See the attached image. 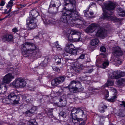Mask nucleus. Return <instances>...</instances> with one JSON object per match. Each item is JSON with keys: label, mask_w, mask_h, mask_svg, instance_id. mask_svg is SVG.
<instances>
[{"label": "nucleus", "mask_w": 125, "mask_h": 125, "mask_svg": "<svg viewBox=\"0 0 125 125\" xmlns=\"http://www.w3.org/2000/svg\"><path fill=\"white\" fill-rule=\"evenodd\" d=\"M23 54H31L32 55H36L40 52L39 48L32 43L25 42L21 46Z\"/></svg>", "instance_id": "1"}, {"label": "nucleus", "mask_w": 125, "mask_h": 125, "mask_svg": "<svg viewBox=\"0 0 125 125\" xmlns=\"http://www.w3.org/2000/svg\"><path fill=\"white\" fill-rule=\"evenodd\" d=\"M71 115L72 116L81 118L83 120V122H81L79 125H85L87 115V114L84 113L83 110L80 109L74 108L71 110Z\"/></svg>", "instance_id": "2"}, {"label": "nucleus", "mask_w": 125, "mask_h": 125, "mask_svg": "<svg viewBox=\"0 0 125 125\" xmlns=\"http://www.w3.org/2000/svg\"><path fill=\"white\" fill-rule=\"evenodd\" d=\"M69 13H70V16H72V17L71 19V21H73V24H75L78 25L80 24L81 23V22L78 23V22H76V21L79 20L80 21V22H82L83 20V18L80 17L78 14L77 12L75 10L74 12H69Z\"/></svg>", "instance_id": "3"}, {"label": "nucleus", "mask_w": 125, "mask_h": 125, "mask_svg": "<svg viewBox=\"0 0 125 125\" xmlns=\"http://www.w3.org/2000/svg\"><path fill=\"white\" fill-rule=\"evenodd\" d=\"M69 12H65L63 13L60 18V21L64 23H68L73 24V21H71L72 16H70Z\"/></svg>", "instance_id": "4"}, {"label": "nucleus", "mask_w": 125, "mask_h": 125, "mask_svg": "<svg viewBox=\"0 0 125 125\" xmlns=\"http://www.w3.org/2000/svg\"><path fill=\"white\" fill-rule=\"evenodd\" d=\"M26 83L24 79L18 78L15 79L11 84L16 88H22L25 87Z\"/></svg>", "instance_id": "5"}, {"label": "nucleus", "mask_w": 125, "mask_h": 125, "mask_svg": "<svg viewBox=\"0 0 125 125\" xmlns=\"http://www.w3.org/2000/svg\"><path fill=\"white\" fill-rule=\"evenodd\" d=\"M38 20L35 18H32L29 17L27 21V25H28L29 28L32 29L35 28L37 26L36 22Z\"/></svg>", "instance_id": "6"}, {"label": "nucleus", "mask_w": 125, "mask_h": 125, "mask_svg": "<svg viewBox=\"0 0 125 125\" xmlns=\"http://www.w3.org/2000/svg\"><path fill=\"white\" fill-rule=\"evenodd\" d=\"M105 9L108 10L107 12H105H105H108L109 13L111 12H113V10L114 9L116 5L115 3L111 1H109L105 4Z\"/></svg>", "instance_id": "7"}, {"label": "nucleus", "mask_w": 125, "mask_h": 125, "mask_svg": "<svg viewBox=\"0 0 125 125\" xmlns=\"http://www.w3.org/2000/svg\"><path fill=\"white\" fill-rule=\"evenodd\" d=\"M9 99L10 101V102L15 104H18L20 100V97L16 95L15 93H12L8 95Z\"/></svg>", "instance_id": "8"}, {"label": "nucleus", "mask_w": 125, "mask_h": 125, "mask_svg": "<svg viewBox=\"0 0 125 125\" xmlns=\"http://www.w3.org/2000/svg\"><path fill=\"white\" fill-rule=\"evenodd\" d=\"M66 78L65 76H60L52 80L51 82V84L53 86H57L63 83L65 81Z\"/></svg>", "instance_id": "9"}, {"label": "nucleus", "mask_w": 125, "mask_h": 125, "mask_svg": "<svg viewBox=\"0 0 125 125\" xmlns=\"http://www.w3.org/2000/svg\"><path fill=\"white\" fill-rule=\"evenodd\" d=\"M113 14V12H111L109 13L108 12V13L105 12L103 14V18L115 22L120 21V20L116 17L111 16Z\"/></svg>", "instance_id": "10"}, {"label": "nucleus", "mask_w": 125, "mask_h": 125, "mask_svg": "<svg viewBox=\"0 0 125 125\" xmlns=\"http://www.w3.org/2000/svg\"><path fill=\"white\" fill-rule=\"evenodd\" d=\"M13 35L10 33H6L2 37V40L4 42H10L12 41L13 40Z\"/></svg>", "instance_id": "11"}, {"label": "nucleus", "mask_w": 125, "mask_h": 125, "mask_svg": "<svg viewBox=\"0 0 125 125\" xmlns=\"http://www.w3.org/2000/svg\"><path fill=\"white\" fill-rule=\"evenodd\" d=\"M14 78L12 74L9 73L6 74L3 79V82L4 83H9Z\"/></svg>", "instance_id": "12"}, {"label": "nucleus", "mask_w": 125, "mask_h": 125, "mask_svg": "<svg viewBox=\"0 0 125 125\" xmlns=\"http://www.w3.org/2000/svg\"><path fill=\"white\" fill-rule=\"evenodd\" d=\"M75 48L74 45L72 43L69 42L66 44L65 49L66 53L71 54L72 53L73 50Z\"/></svg>", "instance_id": "13"}, {"label": "nucleus", "mask_w": 125, "mask_h": 125, "mask_svg": "<svg viewBox=\"0 0 125 125\" xmlns=\"http://www.w3.org/2000/svg\"><path fill=\"white\" fill-rule=\"evenodd\" d=\"M125 75V72H122L120 71H115L113 73V76L115 78L117 79Z\"/></svg>", "instance_id": "14"}, {"label": "nucleus", "mask_w": 125, "mask_h": 125, "mask_svg": "<svg viewBox=\"0 0 125 125\" xmlns=\"http://www.w3.org/2000/svg\"><path fill=\"white\" fill-rule=\"evenodd\" d=\"M80 82L78 81L73 80L70 83L69 86L79 89L81 86Z\"/></svg>", "instance_id": "15"}, {"label": "nucleus", "mask_w": 125, "mask_h": 125, "mask_svg": "<svg viewBox=\"0 0 125 125\" xmlns=\"http://www.w3.org/2000/svg\"><path fill=\"white\" fill-rule=\"evenodd\" d=\"M113 55L115 56H120L123 54V52L121 49L118 47H116L114 48L113 52Z\"/></svg>", "instance_id": "16"}, {"label": "nucleus", "mask_w": 125, "mask_h": 125, "mask_svg": "<svg viewBox=\"0 0 125 125\" xmlns=\"http://www.w3.org/2000/svg\"><path fill=\"white\" fill-rule=\"evenodd\" d=\"M97 26L95 23H93L90 25L86 30L87 32H93L96 29Z\"/></svg>", "instance_id": "17"}, {"label": "nucleus", "mask_w": 125, "mask_h": 125, "mask_svg": "<svg viewBox=\"0 0 125 125\" xmlns=\"http://www.w3.org/2000/svg\"><path fill=\"white\" fill-rule=\"evenodd\" d=\"M107 34L106 30L102 29H100L97 31L96 34L98 37H105Z\"/></svg>", "instance_id": "18"}, {"label": "nucleus", "mask_w": 125, "mask_h": 125, "mask_svg": "<svg viewBox=\"0 0 125 125\" xmlns=\"http://www.w3.org/2000/svg\"><path fill=\"white\" fill-rule=\"evenodd\" d=\"M23 99L24 101L28 103L32 102L33 100L31 96L29 94L25 95L23 97Z\"/></svg>", "instance_id": "19"}, {"label": "nucleus", "mask_w": 125, "mask_h": 125, "mask_svg": "<svg viewBox=\"0 0 125 125\" xmlns=\"http://www.w3.org/2000/svg\"><path fill=\"white\" fill-rule=\"evenodd\" d=\"M72 122L75 125H77L79 124L81 121H83V120L81 118H78V117H76L72 116Z\"/></svg>", "instance_id": "20"}, {"label": "nucleus", "mask_w": 125, "mask_h": 125, "mask_svg": "<svg viewBox=\"0 0 125 125\" xmlns=\"http://www.w3.org/2000/svg\"><path fill=\"white\" fill-rule=\"evenodd\" d=\"M31 14L29 17H31V18H35L38 15V12L35 9H33L30 11Z\"/></svg>", "instance_id": "21"}, {"label": "nucleus", "mask_w": 125, "mask_h": 125, "mask_svg": "<svg viewBox=\"0 0 125 125\" xmlns=\"http://www.w3.org/2000/svg\"><path fill=\"white\" fill-rule=\"evenodd\" d=\"M67 33H68V34L66 35L68 37H69V36L70 34H71V35L80 34V32L74 30H73L71 31L68 30Z\"/></svg>", "instance_id": "22"}, {"label": "nucleus", "mask_w": 125, "mask_h": 125, "mask_svg": "<svg viewBox=\"0 0 125 125\" xmlns=\"http://www.w3.org/2000/svg\"><path fill=\"white\" fill-rule=\"evenodd\" d=\"M68 7L69 8V9L67 8L66 7H64V9L66 10H69V11H66V12H74L76 10L75 8V3L74 4V5L73 6H69V5H67Z\"/></svg>", "instance_id": "23"}, {"label": "nucleus", "mask_w": 125, "mask_h": 125, "mask_svg": "<svg viewBox=\"0 0 125 125\" xmlns=\"http://www.w3.org/2000/svg\"><path fill=\"white\" fill-rule=\"evenodd\" d=\"M75 3V1L74 0H66L64 4L65 6L69 5V6H73Z\"/></svg>", "instance_id": "24"}, {"label": "nucleus", "mask_w": 125, "mask_h": 125, "mask_svg": "<svg viewBox=\"0 0 125 125\" xmlns=\"http://www.w3.org/2000/svg\"><path fill=\"white\" fill-rule=\"evenodd\" d=\"M6 91V86L0 83V94H3Z\"/></svg>", "instance_id": "25"}, {"label": "nucleus", "mask_w": 125, "mask_h": 125, "mask_svg": "<svg viewBox=\"0 0 125 125\" xmlns=\"http://www.w3.org/2000/svg\"><path fill=\"white\" fill-rule=\"evenodd\" d=\"M37 109V107L34 106L31 107L30 109L27 111L25 112V113L30 115V114L34 113L35 111H36Z\"/></svg>", "instance_id": "26"}, {"label": "nucleus", "mask_w": 125, "mask_h": 125, "mask_svg": "<svg viewBox=\"0 0 125 125\" xmlns=\"http://www.w3.org/2000/svg\"><path fill=\"white\" fill-rule=\"evenodd\" d=\"M28 125H38L35 119H31L28 123Z\"/></svg>", "instance_id": "27"}, {"label": "nucleus", "mask_w": 125, "mask_h": 125, "mask_svg": "<svg viewBox=\"0 0 125 125\" xmlns=\"http://www.w3.org/2000/svg\"><path fill=\"white\" fill-rule=\"evenodd\" d=\"M99 42L98 40L97 39H95L91 41L90 42L91 45L94 46L97 45Z\"/></svg>", "instance_id": "28"}, {"label": "nucleus", "mask_w": 125, "mask_h": 125, "mask_svg": "<svg viewBox=\"0 0 125 125\" xmlns=\"http://www.w3.org/2000/svg\"><path fill=\"white\" fill-rule=\"evenodd\" d=\"M109 64V62L108 61H104L102 64L101 65L100 67L103 68H105L107 67Z\"/></svg>", "instance_id": "29"}, {"label": "nucleus", "mask_w": 125, "mask_h": 125, "mask_svg": "<svg viewBox=\"0 0 125 125\" xmlns=\"http://www.w3.org/2000/svg\"><path fill=\"white\" fill-rule=\"evenodd\" d=\"M107 106L104 105H102L99 107V112L101 113L104 112L105 109H106Z\"/></svg>", "instance_id": "30"}, {"label": "nucleus", "mask_w": 125, "mask_h": 125, "mask_svg": "<svg viewBox=\"0 0 125 125\" xmlns=\"http://www.w3.org/2000/svg\"><path fill=\"white\" fill-rule=\"evenodd\" d=\"M53 109V108H52L51 109H50L48 110L47 113V115L50 117L52 118L53 117L52 112Z\"/></svg>", "instance_id": "31"}, {"label": "nucleus", "mask_w": 125, "mask_h": 125, "mask_svg": "<svg viewBox=\"0 0 125 125\" xmlns=\"http://www.w3.org/2000/svg\"><path fill=\"white\" fill-rule=\"evenodd\" d=\"M68 88L70 91L72 93H73L75 92L76 91L79 90L78 89L75 88L73 87L69 86Z\"/></svg>", "instance_id": "32"}, {"label": "nucleus", "mask_w": 125, "mask_h": 125, "mask_svg": "<svg viewBox=\"0 0 125 125\" xmlns=\"http://www.w3.org/2000/svg\"><path fill=\"white\" fill-rule=\"evenodd\" d=\"M68 113H67L65 112H61L59 113V116H61L63 118H65L68 115Z\"/></svg>", "instance_id": "33"}, {"label": "nucleus", "mask_w": 125, "mask_h": 125, "mask_svg": "<svg viewBox=\"0 0 125 125\" xmlns=\"http://www.w3.org/2000/svg\"><path fill=\"white\" fill-rule=\"evenodd\" d=\"M114 84V82L113 81L108 80L105 84L106 86L109 87V86H112Z\"/></svg>", "instance_id": "34"}, {"label": "nucleus", "mask_w": 125, "mask_h": 125, "mask_svg": "<svg viewBox=\"0 0 125 125\" xmlns=\"http://www.w3.org/2000/svg\"><path fill=\"white\" fill-rule=\"evenodd\" d=\"M3 103L5 104H8L10 102V101L8 97L3 99L2 100Z\"/></svg>", "instance_id": "35"}, {"label": "nucleus", "mask_w": 125, "mask_h": 125, "mask_svg": "<svg viewBox=\"0 0 125 125\" xmlns=\"http://www.w3.org/2000/svg\"><path fill=\"white\" fill-rule=\"evenodd\" d=\"M117 97L116 95H114L110 99H107V100L108 101L111 102H113L115 100V99Z\"/></svg>", "instance_id": "36"}, {"label": "nucleus", "mask_w": 125, "mask_h": 125, "mask_svg": "<svg viewBox=\"0 0 125 125\" xmlns=\"http://www.w3.org/2000/svg\"><path fill=\"white\" fill-rule=\"evenodd\" d=\"M73 70H74L75 72L78 73L79 72L80 68V67L78 66H74L73 67Z\"/></svg>", "instance_id": "37"}, {"label": "nucleus", "mask_w": 125, "mask_h": 125, "mask_svg": "<svg viewBox=\"0 0 125 125\" xmlns=\"http://www.w3.org/2000/svg\"><path fill=\"white\" fill-rule=\"evenodd\" d=\"M80 35H76V38L73 39V42H78L80 41Z\"/></svg>", "instance_id": "38"}, {"label": "nucleus", "mask_w": 125, "mask_h": 125, "mask_svg": "<svg viewBox=\"0 0 125 125\" xmlns=\"http://www.w3.org/2000/svg\"><path fill=\"white\" fill-rule=\"evenodd\" d=\"M118 114L120 116L124 117L125 116V111L124 110H120Z\"/></svg>", "instance_id": "39"}, {"label": "nucleus", "mask_w": 125, "mask_h": 125, "mask_svg": "<svg viewBox=\"0 0 125 125\" xmlns=\"http://www.w3.org/2000/svg\"><path fill=\"white\" fill-rule=\"evenodd\" d=\"M55 43L56 47L57 48L58 50L61 51L62 49L60 45L58 44L57 41Z\"/></svg>", "instance_id": "40"}, {"label": "nucleus", "mask_w": 125, "mask_h": 125, "mask_svg": "<svg viewBox=\"0 0 125 125\" xmlns=\"http://www.w3.org/2000/svg\"><path fill=\"white\" fill-rule=\"evenodd\" d=\"M114 61L116 62V65L117 66H118L120 65L122 62L121 60L119 58H117V59H116Z\"/></svg>", "instance_id": "41"}, {"label": "nucleus", "mask_w": 125, "mask_h": 125, "mask_svg": "<svg viewBox=\"0 0 125 125\" xmlns=\"http://www.w3.org/2000/svg\"><path fill=\"white\" fill-rule=\"evenodd\" d=\"M79 51V50L74 48V49L73 50V51L72 53L74 55H76L77 54H78L77 53Z\"/></svg>", "instance_id": "42"}, {"label": "nucleus", "mask_w": 125, "mask_h": 125, "mask_svg": "<svg viewBox=\"0 0 125 125\" xmlns=\"http://www.w3.org/2000/svg\"><path fill=\"white\" fill-rule=\"evenodd\" d=\"M12 0H10V1L7 5V8L11 7L13 5V2Z\"/></svg>", "instance_id": "43"}, {"label": "nucleus", "mask_w": 125, "mask_h": 125, "mask_svg": "<svg viewBox=\"0 0 125 125\" xmlns=\"http://www.w3.org/2000/svg\"><path fill=\"white\" fill-rule=\"evenodd\" d=\"M52 68L53 70L56 72H59L60 70V69L59 68H58L57 67L54 66V65L52 66Z\"/></svg>", "instance_id": "44"}, {"label": "nucleus", "mask_w": 125, "mask_h": 125, "mask_svg": "<svg viewBox=\"0 0 125 125\" xmlns=\"http://www.w3.org/2000/svg\"><path fill=\"white\" fill-rule=\"evenodd\" d=\"M119 11H118V12L120 13L119 15L120 16H125V12L124 11L120 10H119Z\"/></svg>", "instance_id": "45"}, {"label": "nucleus", "mask_w": 125, "mask_h": 125, "mask_svg": "<svg viewBox=\"0 0 125 125\" xmlns=\"http://www.w3.org/2000/svg\"><path fill=\"white\" fill-rule=\"evenodd\" d=\"M100 51L102 52H104L106 51V49L104 46H101L100 48Z\"/></svg>", "instance_id": "46"}, {"label": "nucleus", "mask_w": 125, "mask_h": 125, "mask_svg": "<svg viewBox=\"0 0 125 125\" xmlns=\"http://www.w3.org/2000/svg\"><path fill=\"white\" fill-rule=\"evenodd\" d=\"M84 11H85V12H84L85 15V16L86 17H91L92 18H93L95 17V16H93L91 17H90V16L88 14H87V12H86V11H87L86 10H85Z\"/></svg>", "instance_id": "47"}, {"label": "nucleus", "mask_w": 125, "mask_h": 125, "mask_svg": "<svg viewBox=\"0 0 125 125\" xmlns=\"http://www.w3.org/2000/svg\"><path fill=\"white\" fill-rule=\"evenodd\" d=\"M119 81L120 84H122L124 82H125V79L122 78L119 79Z\"/></svg>", "instance_id": "48"}, {"label": "nucleus", "mask_w": 125, "mask_h": 125, "mask_svg": "<svg viewBox=\"0 0 125 125\" xmlns=\"http://www.w3.org/2000/svg\"><path fill=\"white\" fill-rule=\"evenodd\" d=\"M61 58H59L55 60V62L58 64H60L61 62Z\"/></svg>", "instance_id": "49"}, {"label": "nucleus", "mask_w": 125, "mask_h": 125, "mask_svg": "<svg viewBox=\"0 0 125 125\" xmlns=\"http://www.w3.org/2000/svg\"><path fill=\"white\" fill-rule=\"evenodd\" d=\"M43 21H44V23L47 24H49L50 22L49 21L47 20H46L45 19L43 20Z\"/></svg>", "instance_id": "50"}, {"label": "nucleus", "mask_w": 125, "mask_h": 125, "mask_svg": "<svg viewBox=\"0 0 125 125\" xmlns=\"http://www.w3.org/2000/svg\"><path fill=\"white\" fill-rule=\"evenodd\" d=\"M12 31L14 33H16L18 31V30L17 28L15 27L12 29Z\"/></svg>", "instance_id": "51"}, {"label": "nucleus", "mask_w": 125, "mask_h": 125, "mask_svg": "<svg viewBox=\"0 0 125 125\" xmlns=\"http://www.w3.org/2000/svg\"><path fill=\"white\" fill-rule=\"evenodd\" d=\"M12 13H10L8 15L6 16H5V17L3 18V19H4L5 18H10L11 17L12 15Z\"/></svg>", "instance_id": "52"}, {"label": "nucleus", "mask_w": 125, "mask_h": 125, "mask_svg": "<svg viewBox=\"0 0 125 125\" xmlns=\"http://www.w3.org/2000/svg\"><path fill=\"white\" fill-rule=\"evenodd\" d=\"M85 54H82L78 58L82 59H83L84 58Z\"/></svg>", "instance_id": "53"}, {"label": "nucleus", "mask_w": 125, "mask_h": 125, "mask_svg": "<svg viewBox=\"0 0 125 125\" xmlns=\"http://www.w3.org/2000/svg\"><path fill=\"white\" fill-rule=\"evenodd\" d=\"M122 103L120 104L121 106L123 105L124 107H125V101H122Z\"/></svg>", "instance_id": "54"}, {"label": "nucleus", "mask_w": 125, "mask_h": 125, "mask_svg": "<svg viewBox=\"0 0 125 125\" xmlns=\"http://www.w3.org/2000/svg\"><path fill=\"white\" fill-rule=\"evenodd\" d=\"M106 94L105 95V97L106 98L108 97L109 96V94H108V91L107 90H106Z\"/></svg>", "instance_id": "55"}, {"label": "nucleus", "mask_w": 125, "mask_h": 125, "mask_svg": "<svg viewBox=\"0 0 125 125\" xmlns=\"http://www.w3.org/2000/svg\"><path fill=\"white\" fill-rule=\"evenodd\" d=\"M5 4V3L3 1H1L0 4V6H3Z\"/></svg>", "instance_id": "56"}, {"label": "nucleus", "mask_w": 125, "mask_h": 125, "mask_svg": "<svg viewBox=\"0 0 125 125\" xmlns=\"http://www.w3.org/2000/svg\"><path fill=\"white\" fill-rule=\"evenodd\" d=\"M111 90H112L113 91H114V93H115L116 92V89L115 88H113V87H111Z\"/></svg>", "instance_id": "57"}, {"label": "nucleus", "mask_w": 125, "mask_h": 125, "mask_svg": "<svg viewBox=\"0 0 125 125\" xmlns=\"http://www.w3.org/2000/svg\"><path fill=\"white\" fill-rule=\"evenodd\" d=\"M59 58H60L57 55H55L54 57V59H55V60H56L57 59Z\"/></svg>", "instance_id": "58"}, {"label": "nucleus", "mask_w": 125, "mask_h": 125, "mask_svg": "<svg viewBox=\"0 0 125 125\" xmlns=\"http://www.w3.org/2000/svg\"><path fill=\"white\" fill-rule=\"evenodd\" d=\"M105 118V117L104 116H102L100 117V121H101L102 119L103 121L104 120V119Z\"/></svg>", "instance_id": "59"}, {"label": "nucleus", "mask_w": 125, "mask_h": 125, "mask_svg": "<svg viewBox=\"0 0 125 125\" xmlns=\"http://www.w3.org/2000/svg\"><path fill=\"white\" fill-rule=\"evenodd\" d=\"M26 4H21V7H25L26 6Z\"/></svg>", "instance_id": "60"}, {"label": "nucleus", "mask_w": 125, "mask_h": 125, "mask_svg": "<svg viewBox=\"0 0 125 125\" xmlns=\"http://www.w3.org/2000/svg\"><path fill=\"white\" fill-rule=\"evenodd\" d=\"M18 125H25V124L24 123L22 122L19 123Z\"/></svg>", "instance_id": "61"}, {"label": "nucleus", "mask_w": 125, "mask_h": 125, "mask_svg": "<svg viewBox=\"0 0 125 125\" xmlns=\"http://www.w3.org/2000/svg\"><path fill=\"white\" fill-rule=\"evenodd\" d=\"M89 14L91 15H93L94 14V13L92 11H90L89 12Z\"/></svg>", "instance_id": "62"}, {"label": "nucleus", "mask_w": 125, "mask_h": 125, "mask_svg": "<svg viewBox=\"0 0 125 125\" xmlns=\"http://www.w3.org/2000/svg\"><path fill=\"white\" fill-rule=\"evenodd\" d=\"M93 71V69H91L88 72L89 73H91Z\"/></svg>", "instance_id": "63"}, {"label": "nucleus", "mask_w": 125, "mask_h": 125, "mask_svg": "<svg viewBox=\"0 0 125 125\" xmlns=\"http://www.w3.org/2000/svg\"><path fill=\"white\" fill-rule=\"evenodd\" d=\"M11 8L10 9H9V11H8V12L7 13H9V12H10L11 11Z\"/></svg>", "instance_id": "64"}]
</instances>
